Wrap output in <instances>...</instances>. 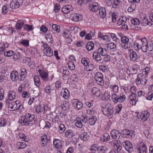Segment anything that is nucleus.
I'll return each mask as SVG.
<instances>
[{"mask_svg":"<svg viewBox=\"0 0 153 153\" xmlns=\"http://www.w3.org/2000/svg\"><path fill=\"white\" fill-rule=\"evenodd\" d=\"M35 116L33 114L27 113L25 116L19 118V122L22 126H28L30 122L33 120Z\"/></svg>","mask_w":153,"mask_h":153,"instance_id":"nucleus-1","label":"nucleus"},{"mask_svg":"<svg viewBox=\"0 0 153 153\" xmlns=\"http://www.w3.org/2000/svg\"><path fill=\"white\" fill-rule=\"evenodd\" d=\"M102 111L105 115L107 116L109 118H111L113 116L114 110L113 105L110 103L106 104L103 107Z\"/></svg>","mask_w":153,"mask_h":153,"instance_id":"nucleus-2","label":"nucleus"},{"mask_svg":"<svg viewBox=\"0 0 153 153\" xmlns=\"http://www.w3.org/2000/svg\"><path fill=\"white\" fill-rule=\"evenodd\" d=\"M8 108L10 111H13L18 110L22 106V104L18 101H13L7 103Z\"/></svg>","mask_w":153,"mask_h":153,"instance_id":"nucleus-3","label":"nucleus"},{"mask_svg":"<svg viewBox=\"0 0 153 153\" xmlns=\"http://www.w3.org/2000/svg\"><path fill=\"white\" fill-rule=\"evenodd\" d=\"M121 41L122 42L120 44L121 47L124 49L129 48L131 46V44L129 42V39L126 36H123L121 38Z\"/></svg>","mask_w":153,"mask_h":153,"instance_id":"nucleus-4","label":"nucleus"},{"mask_svg":"<svg viewBox=\"0 0 153 153\" xmlns=\"http://www.w3.org/2000/svg\"><path fill=\"white\" fill-rule=\"evenodd\" d=\"M121 134L123 135L124 137L129 139H131L134 137L135 135L134 131L127 129L123 130L121 131Z\"/></svg>","mask_w":153,"mask_h":153,"instance_id":"nucleus-5","label":"nucleus"},{"mask_svg":"<svg viewBox=\"0 0 153 153\" xmlns=\"http://www.w3.org/2000/svg\"><path fill=\"white\" fill-rule=\"evenodd\" d=\"M103 75L100 72H97L95 74L94 76L95 80L97 83L101 85L104 84V81L103 79Z\"/></svg>","mask_w":153,"mask_h":153,"instance_id":"nucleus-6","label":"nucleus"},{"mask_svg":"<svg viewBox=\"0 0 153 153\" xmlns=\"http://www.w3.org/2000/svg\"><path fill=\"white\" fill-rule=\"evenodd\" d=\"M8 99L5 101L6 104L7 105L8 103V100L12 101L15 99L17 97V95L16 93L13 91H9L7 94Z\"/></svg>","mask_w":153,"mask_h":153,"instance_id":"nucleus-7","label":"nucleus"},{"mask_svg":"<svg viewBox=\"0 0 153 153\" xmlns=\"http://www.w3.org/2000/svg\"><path fill=\"white\" fill-rule=\"evenodd\" d=\"M140 42L141 44L142 51L143 52H146L148 51V43L146 38L145 37L142 38Z\"/></svg>","mask_w":153,"mask_h":153,"instance_id":"nucleus-8","label":"nucleus"},{"mask_svg":"<svg viewBox=\"0 0 153 153\" xmlns=\"http://www.w3.org/2000/svg\"><path fill=\"white\" fill-rule=\"evenodd\" d=\"M141 114V115H139V116L137 114V117L138 118H139L140 117L141 118L142 121L143 122L146 121L150 116V113L147 111H144Z\"/></svg>","mask_w":153,"mask_h":153,"instance_id":"nucleus-9","label":"nucleus"},{"mask_svg":"<svg viewBox=\"0 0 153 153\" xmlns=\"http://www.w3.org/2000/svg\"><path fill=\"white\" fill-rule=\"evenodd\" d=\"M43 49L44 53L47 56L51 57L53 55V51L48 45H44Z\"/></svg>","mask_w":153,"mask_h":153,"instance_id":"nucleus-10","label":"nucleus"},{"mask_svg":"<svg viewBox=\"0 0 153 153\" xmlns=\"http://www.w3.org/2000/svg\"><path fill=\"white\" fill-rule=\"evenodd\" d=\"M82 16L79 14L74 13L71 16V19L75 22L81 21L82 19Z\"/></svg>","mask_w":153,"mask_h":153,"instance_id":"nucleus-11","label":"nucleus"},{"mask_svg":"<svg viewBox=\"0 0 153 153\" xmlns=\"http://www.w3.org/2000/svg\"><path fill=\"white\" fill-rule=\"evenodd\" d=\"M74 8L71 5H67L63 6L62 8V11L65 14L69 13L73 10Z\"/></svg>","mask_w":153,"mask_h":153,"instance_id":"nucleus-12","label":"nucleus"},{"mask_svg":"<svg viewBox=\"0 0 153 153\" xmlns=\"http://www.w3.org/2000/svg\"><path fill=\"white\" fill-rule=\"evenodd\" d=\"M121 134L118 130L115 129L112 130L111 132V136L114 139H119Z\"/></svg>","mask_w":153,"mask_h":153,"instance_id":"nucleus-13","label":"nucleus"},{"mask_svg":"<svg viewBox=\"0 0 153 153\" xmlns=\"http://www.w3.org/2000/svg\"><path fill=\"white\" fill-rule=\"evenodd\" d=\"M129 56L130 59L133 61H134L137 59V56L135 52L131 49H129Z\"/></svg>","mask_w":153,"mask_h":153,"instance_id":"nucleus-14","label":"nucleus"},{"mask_svg":"<svg viewBox=\"0 0 153 153\" xmlns=\"http://www.w3.org/2000/svg\"><path fill=\"white\" fill-rule=\"evenodd\" d=\"M114 149L117 153L120 152L122 148V144L120 140H117L114 143Z\"/></svg>","mask_w":153,"mask_h":153,"instance_id":"nucleus-15","label":"nucleus"},{"mask_svg":"<svg viewBox=\"0 0 153 153\" xmlns=\"http://www.w3.org/2000/svg\"><path fill=\"white\" fill-rule=\"evenodd\" d=\"M23 2V0H13L10 3V4L14 5V8L16 9L19 8Z\"/></svg>","mask_w":153,"mask_h":153,"instance_id":"nucleus-16","label":"nucleus"},{"mask_svg":"<svg viewBox=\"0 0 153 153\" xmlns=\"http://www.w3.org/2000/svg\"><path fill=\"white\" fill-rule=\"evenodd\" d=\"M39 72L40 76L45 81H48L49 80L48 74L45 71L41 70H39Z\"/></svg>","mask_w":153,"mask_h":153,"instance_id":"nucleus-17","label":"nucleus"},{"mask_svg":"<svg viewBox=\"0 0 153 153\" xmlns=\"http://www.w3.org/2000/svg\"><path fill=\"white\" fill-rule=\"evenodd\" d=\"M74 100L76 101V102L73 103V105L75 108L77 110L82 109L83 107L82 103L78 99H75Z\"/></svg>","mask_w":153,"mask_h":153,"instance_id":"nucleus-18","label":"nucleus"},{"mask_svg":"<svg viewBox=\"0 0 153 153\" xmlns=\"http://www.w3.org/2000/svg\"><path fill=\"white\" fill-rule=\"evenodd\" d=\"M24 23L23 20H18L16 25V29L18 30H20L22 28L24 27Z\"/></svg>","mask_w":153,"mask_h":153,"instance_id":"nucleus-19","label":"nucleus"},{"mask_svg":"<svg viewBox=\"0 0 153 153\" xmlns=\"http://www.w3.org/2000/svg\"><path fill=\"white\" fill-rule=\"evenodd\" d=\"M20 79L21 81L23 80L26 76L27 74L26 70L25 68H22L20 70Z\"/></svg>","mask_w":153,"mask_h":153,"instance_id":"nucleus-20","label":"nucleus"},{"mask_svg":"<svg viewBox=\"0 0 153 153\" xmlns=\"http://www.w3.org/2000/svg\"><path fill=\"white\" fill-rule=\"evenodd\" d=\"M53 144L54 145L55 147L56 148L59 149L62 148V143L60 140L55 139L53 140Z\"/></svg>","mask_w":153,"mask_h":153,"instance_id":"nucleus-21","label":"nucleus"},{"mask_svg":"<svg viewBox=\"0 0 153 153\" xmlns=\"http://www.w3.org/2000/svg\"><path fill=\"white\" fill-rule=\"evenodd\" d=\"M101 55L99 53L98 51L97 50L94 51L93 53V57L94 59H95L97 61H100L102 59Z\"/></svg>","mask_w":153,"mask_h":153,"instance_id":"nucleus-22","label":"nucleus"},{"mask_svg":"<svg viewBox=\"0 0 153 153\" xmlns=\"http://www.w3.org/2000/svg\"><path fill=\"white\" fill-rule=\"evenodd\" d=\"M123 145L126 150L128 151L133 148L132 144L129 141H125L123 143Z\"/></svg>","mask_w":153,"mask_h":153,"instance_id":"nucleus-23","label":"nucleus"},{"mask_svg":"<svg viewBox=\"0 0 153 153\" xmlns=\"http://www.w3.org/2000/svg\"><path fill=\"white\" fill-rule=\"evenodd\" d=\"M99 14L100 17L102 19H104L106 16V12L105 8L101 7L99 9Z\"/></svg>","mask_w":153,"mask_h":153,"instance_id":"nucleus-24","label":"nucleus"},{"mask_svg":"<svg viewBox=\"0 0 153 153\" xmlns=\"http://www.w3.org/2000/svg\"><path fill=\"white\" fill-rule=\"evenodd\" d=\"M10 77L13 81H16L19 78L18 72L14 71H12L11 73Z\"/></svg>","mask_w":153,"mask_h":153,"instance_id":"nucleus-25","label":"nucleus"},{"mask_svg":"<svg viewBox=\"0 0 153 153\" xmlns=\"http://www.w3.org/2000/svg\"><path fill=\"white\" fill-rule=\"evenodd\" d=\"M45 106L44 105H41L39 104L36 106V112L38 114H39L40 112H43L45 111Z\"/></svg>","mask_w":153,"mask_h":153,"instance_id":"nucleus-26","label":"nucleus"},{"mask_svg":"<svg viewBox=\"0 0 153 153\" xmlns=\"http://www.w3.org/2000/svg\"><path fill=\"white\" fill-rule=\"evenodd\" d=\"M96 148L94 150H97L99 153H105L108 150L107 147L105 146L98 147H96Z\"/></svg>","mask_w":153,"mask_h":153,"instance_id":"nucleus-27","label":"nucleus"},{"mask_svg":"<svg viewBox=\"0 0 153 153\" xmlns=\"http://www.w3.org/2000/svg\"><path fill=\"white\" fill-rule=\"evenodd\" d=\"M91 92L92 94L94 95H95V96L99 97L100 96L101 92L99 88L96 87H93L91 89Z\"/></svg>","mask_w":153,"mask_h":153,"instance_id":"nucleus-28","label":"nucleus"},{"mask_svg":"<svg viewBox=\"0 0 153 153\" xmlns=\"http://www.w3.org/2000/svg\"><path fill=\"white\" fill-rule=\"evenodd\" d=\"M41 140L42 142V146L44 147L46 146L47 144L48 139L47 136L46 135H43L41 138Z\"/></svg>","mask_w":153,"mask_h":153,"instance_id":"nucleus-29","label":"nucleus"},{"mask_svg":"<svg viewBox=\"0 0 153 153\" xmlns=\"http://www.w3.org/2000/svg\"><path fill=\"white\" fill-rule=\"evenodd\" d=\"M110 139L109 135L107 133H105L101 139V140L102 142H107Z\"/></svg>","mask_w":153,"mask_h":153,"instance_id":"nucleus-30","label":"nucleus"},{"mask_svg":"<svg viewBox=\"0 0 153 153\" xmlns=\"http://www.w3.org/2000/svg\"><path fill=\"white\" fill-rule=\"evenodd\" d=\"M137 150L139 153H146V147L144 143L140 148H138Z\"/></svg>","mask_w":153,"mask_h":153,"instance_id":"nucleus-31","label":"nucleus"},{"mask_svg":"<svg viewBox=\"0 0 153 153\" xmlns=\"http://www.w3.org/2000/svg\"><path fill=\"white\" fill-rule=\"evenodd\" d=\"M94 47V44L93 42L91 41L88 42L86 45V48L88 51H90L92 50Z\"/></svg>","mask_w":153,"mask_h":153,"instance_id":"nucleus-32","label":"nucleus"},{"mask_svg":"<svg viewBox=\"0 0 153 153\" xmlns=\"http://www.w3.org/2000/svg\"><path fill=\"white\" fill-rule=\"evenodd\" d=\"M97 51L101 56H103L105 55H106L107 53V50L105 48H99L97 50Z\"/></svg>","mask_w":153,"mask_h":153,"instance_id":"nucleus-33","label":"nucleus"},{"mask_svg":"<svg viewBox=\"0 0 153 153\" xmlns=\"http://www.w3.org/2000/svg\"><path fill=\"white\" fill-rule=\"evenodd\" d=\"M53 90V87L49 84L47 85L45 88V91L48 94H50Z\"/></svg>","mask_w":153,"mask_h":153,"instance_id":"nucleus-34","label":"nucleus"},{"mask_svg":"<svg viewBox=\"0 0 153 153\" xmlns=\"http://www.w3.org/2000/svg\"><path fill=\"white\" fill-rule=\"evenodd\" d=\"M96 120L97 118L96 116H93L89 118L88 122L91 125L93 126L94 125Z\"/></svg>","mask_w":153,"mask_h":153,"instance_id":"nucleus-35","label":"nucleus"},{"mask_svg":"<svg viewBox=\"0 0 153 153\" xmlns=\"http://www.w3.org/2000/svg\"><path fill=\"white\" fill-rule=\"evenodd\" d=\"M126 21V19L125 17L123 16L121 17L117 21V26H120L122 25L123 24L125 23Z\"/></svg>","mask_w":153,"mask_h":153,"instance_id":"nucleus-36","label":"nucleus"},{"mask_svg":"<svg viewBox=\"0 0 153 153\" xmlns=\"http://www.w3.org/2000/svg\"><path fill=\"white\" fill-rule=\"evenodd\" d=\"M45 38L47 40L48 43L51 44L53 43V40L51 34L49 33L46 34L45 36Z\"/></svg>","mask_w":153,"mask_h":153,"instance_id":"nucleus-37","label":"nucleus"},{"mask_svg":"<svg viewBox=\"0 0 153 153\" xmlns=\"http://www.w3.org/2000/svg\"><path fill=\"white\" fill-rule=\"evenodd\" d=\"M137 72V69L134 67H132L131 71L129 70V68H127V72L130 75L131 74L132 75L136 74Z\"/></svg>","mask_w":153,"mask_h":153,"instance_id":"nucleus-38","label":"nucleus"},{"mask_svg":"<svg viewBox=\"0 0 153 153\" xmlns=\"http://www.w3.org/2000/svg\"><path fill=\"white\" fill-rule=\"evenodd\" d=\"M81 62L84 65L88 67H87V68H89L90 65L89 64V63L90 62V61L88 58H83L82 59Z\"/></svg>","mask_w":153,"mask_h":153,"instance_id":"nucleus-39","label":"nucleus"},{"mask_svg":"<svg viewBox=\"0 0 153 153\" xmlns=\"http://www.w3.org/2000/svg\"><path fill=\"white\" fill-rule=\"evenodd\" d=\"M17 146V148L18 149H23L25 148L27 146L26 143L22 142H18L16 144Z\"/></svg>","mask_w":153,"mask_h":153,"instance_id":"nucleus-40","label":"nucleus"},{"mask_svg":"<svg viewBox=\"0 0 153 153\" xmlns=\"http://www.w3.org/2000/svg\"><path fill=\"white\" fill-rule=\"evenodd\" d=\"M143 19L141 20V24L143 26H147V24L148 22V19H146V16L145 14L143 15Z\"/></svg>","mask_w":153,"mask_h":153,"instance_id":"nucleus-41","label":"nucleus"},{"mask_svg":"<svg viewBox=\"0 0 153 153\" xmlns=\"http://www.w3.org/2000/svg\"><path fill=\"white\" fill-rule=\"evenodd\" d=\"M70 104L68 102H65L63 104L61 105V106L63 110L64 111L67 110L70 107Z\"/></svg>","mask_w":153,"mask_h":153,"instance_id":"nucleus-42","label":"nucleus"},{"mask_svg":"<svg viewBox=\"0 0 153 153\" xmlns=\"http://www.w3.org/2000/svg\"><path fill=\"white\" fill-rule=\"evenodd\" d=\"M143 76H142L141 74H138L137 76V78L136 81V84L137 85H139L141 84V81L143 79Z\"/></svg>","mask_w":153,"mask_h":153,"instance_id":"nucleus-43","label":"nucleus"},{"mask_svg":"<svg viewBox=\"0 0 153 153\" xmlns=\"http://www.w3.org/2000/svg\"><path fill=\"white\" fill-rule=\"evenodd\" d=\"M52 29L53 31L59 33L60 29V27L56 25L53 24L52 26Z\"/></svg>","mask_w":153,"mask_h":153,"instance_id":"nucleus-44","label":"nucleus"},{"mask_svg":"<svg viewBox=\"0 0 153 153\" xmlns=\"http://www.w3.org/2000/svg\"><path fill=\"white\" fill-rule=\"evenodd\" d=\"M117 45L115 43L111 42L108 43L107 45V48L108 49H116Z\"/></svg>","mask_w":153,"mask_h":153,"instance_id":"nucleus-45","label":"nucleus"},{"mask_svg":"<svg viewBox=\"0 0 153 153\" xmlns=\"http://www.w3.org/2000/svg\"><path fill=\"white\" fill-rule=\"evenodd\" d=\"M34 79L35 84L37 86H39L40 84V79L39 77L36 75L34 76Z\"/></svg>","mask_w":153,"mask_h":153,"instance_id":"nucleus-46","label":"nucleus"},{"mask_svg":"<svg viewBox=\"0 0 153 153\" xmlns=\"http://www.w3.org/2000/svg\"><path fill=\"white\" fill-rule=\"evenodd\" d=\"M73 135V131L71 130H68L65 132V136L67 138H71L72 137Z\"/></svg>","mask_w":153,"mask_h":153,"instance_id":"nucleus-47","label":"nucleus"},{"mask_svg":"<svg viewBox=\"0 0 153 153\" xmlns=\"http://www.w3.org/2000/svg\"><path fill=\"white\" fill-rule=\"evenodd\" d=\"M18 136L20 139H22V140L25 142H27L28 141V139L26 137L24 134L20 133L18 134Z\"/></svg>","mask_w":153,"mask_h":153,"instance_id":"nucleus-48","label":"nucleus"},{"mask_svg":"<svg viewBox=\"0 0 153 153\" xmlns=\"http://www.w3.org/2000/svg\"><path fill=\"white\" fill-rule=\"evenodd\" d=\"M61 94L63 95V97L65 99H68L70 95L69 92L67 89H65L64 92Z\"/></svg>","mask_w":153,"mask_h":153,"instance_id":"nucleus-49","label":"nucleus"},{"mask_svg":"<svg viewBox=\"0 0 153 153\" xmlns=\"http://www.w3.org/2000/svg\"><path fill=\"white\" fill-rule=\"evenodd\" d=\"M134 48L135 50H139L141 49V45H140L139 42L135 41L134 44Z\"/></svg>","mask_w":153,"mask_h":153,"instance_id":"nucleus-50","label":"nucleus"},{"mask_svg":"<svg viewBox=\"0 0 153 153\" xmlns=\"http://www.w3.org/2000/svg\"><path fill=\"white\" fill-rule=\"evenodd\" d=\"M136 96L137 95L135 93H131V94L130 95L128 98V99L130 100L134 101V103L136 104V101L135 100V99L136 98Z\"/></svg>","mask_w":153,"mask_h":153,"instance_id":"nucleus-51","label":"nucleus"},{"mask_svg":"<svg viewBox=\"0 0 153 153\" xmlns=\"http://www.w3.org/2000/svg\"><path fill=\"white\" fill-rule=\"evenodd\" d=\"M5 56L10 57L14 55V52L13 51H7L6 52H4L3 53Z\"/></svg>","mask_w":153,"mask_h":153,"instance_id":"nucleus-52","label":"nucleus"},{"mask_svg":"<svg viewBox=\"0 0 153 153\" xmlns=\"http://www.w3.org/2000/svg\"><path fill=\"white\" fill-rule=\"evenodd\" d=\"M125 96L123 94H121L120 97H118L117 102H122L125 101Z\"/></svg>","mask_w":153,"mask_h":153,"instance_id":"nucleus-53","label":"nucleus"},{"mask_svg":"<svg viewBox=\"0 0 153 153\" xmlns=\"http://www.w3.org/2000/svg\"><path fill=\"white\" fill-rule=\"evenodd\" d=\"M131 21L133 25H139L140 23V20L137 18L132 19Z\"/></svg>","mask_w":153,"mask_h":153,"instance_id":"nucleus-54","label":"nucleus"},{"mask_svg":"<svg viewBox=\"0 0 153 153\" xmlns=\"http://www.w3.org/2000/svg\"><path fill=\"white\" fill-rule=\"evenodd\" d=\"M148 51H153V38H152L151 41L148 45Z\"/></svg>","mask_w":153,"mask_h":153,"instance_id":"nucleus-55","label":"nucleus"},{"mask_svg":"<svg viewBox=\"0 0 153 153\" xmlns=\"http://www.w3.org/2000/svg\"><path fill=\"white\" fill-rule=\"evenodd\" d=\"M68 67L69 69L72 70H74L75 68V65L74 63L72 61H70L68 63Z\"/></svg>","mask_w":153,"mask_h":153,"instance_id":"nucleus-56","label":"nucleus"},{"mask_svg":"<svg viewBox=\"0 0 153 153\" xmlns=\"http://www.w3.org/2000/svg\"><path fill=\"white\" fill-rule=\"evenodd\" d=\"M60 71L63 75H68L69 73L68 70L65 67L62 68Z\"/></svg>","mask_w":153,"mask_h":153,"instance_id":"nucleus-57","label":"nucleus"},{"mask_svg":"<svg viewBox=\"0 0 153 153\" xmlns=\"http://www.w3.org/2000/svg\"><path fill=\"white\" fill-rule=\"evenodd\" d=\"M75 126L79 128H82L83 126V124L81 122V120H77L75 123Z\"/></svg>","mask_w":153,"mask_h":153,"instance_id":"nucleus-58","label":"nucleus"},{"mask_svg":"<svg viewBox=\"0 0 153 153\" xmlns=\"http://www.w3.org/2000/svg\"><path fill=\"white\" fill-rule=\"evenodd\" d=\"M4 91L3 89L0 88V101L3 100L4 98Z\"/></svg>","mask_w":153,"mask_h":153,"instance_id":"nucleus-59","label":"nucleus"},{"mask_svg":"<svg viewBox=\"0 0 153 153\" xmlns=\"http://www.w3.org/2000/svg\"><path fill=\"white\" fill-rule=\"evenodd\" d=\"M65 129L64 125L63 124H61L59 126V132L60 133H62L64 132Z\"/></svg>","mask_w":153,"mask_h":153,"instance_id":"nucleus-60","label":"nucleus"},{"mask_svg":"<svg viewBox=\"0 0 153 153\" xmlns=\"http://www.w3.org/2000/svg\"><path fill=\"white\" fill-rule=\"evenodd\" d=\"M13 56V59L15 60L19 59L20 57V54L19 52L14 53Z\"/></svg>","mask_w":153,"mask_h":153,"instance_id":"nucleus-61","label":"nucleus"},{"mask_svg":"<svg viewBox=\"0 0 153 153\" xmlns=\"http://www.w3.org/2000/svg\"><path fill=\"white\" fill-rule=\"evenodd\" d=\"M95 31H93L92 34H91V33H89L86 35L85 37V39L89 40L91 39L92 37H93Z\"/></svg>","mask_w":153,"mask_h":153,"instance_id":"nucleus-62","label":"nucleus"},{"mask_svg":"<svg viewBox=\"0 0 153 153\" xmlns=\"http://www.w3.org/2000/svg\"><path fill=\"white\" fill-rule=\"evenodd\" d=\"M88 136L86 133H84L80 135L81 139L83 140H87Z\"/></svg>","mask_w":153,"mask_h":153,"instance_id":"nucleus-63","label":"nucleus"},{"mask_svg":"<svg viewBox=\"0 0 153 153\" xmlns=\"http://www.w3.org/2000/svg\"><path fill=\"white\" fill-rule=\"evenodd\" d=\"M6 120L4 119H2L0 121V127L4 126L6 125L7 123Z\"/></svg>","mask_w":153,"mask_h":153,"instance_id":"nucleus-64","label":"nucleus"}]
</instances>
